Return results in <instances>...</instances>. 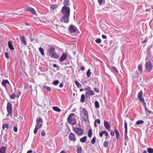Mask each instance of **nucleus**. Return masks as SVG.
<instances>
[{"mask_svg":"<svg viewBox=\"0 0 153 153\" xmlns=\"http://www.w3.org/2000/svg\"><path fill=\"white\" fill-rule=\"evenodd\" d=\"M147 151L149 153H153V149L151 148H148Z\"/></svg>","mask_w":153,"mask_h":153,"instance_id":"nucleus-35","label":"nucleus"},{"mask_svg":"<svg viewBox=\"0 0 153 153\" xmlns=\"http://www.w3.org/2000/svg\"><path fill=\"white\" fill-rule=\"evenodd\" d=\"M39 50L40 52L42 55L44 56L45 55L44 52V50L43 48L41 47H40L39 48Z\"/></svg>","mask_w":153,"mask_h":153,"instance_id":"nucleus-24","label":"nucleus"},{"mask_svg":"<svg viewBox=\"0 0 153 153\" xmlns=\"http://www.w3.org/2000/svg\"><path fill=\"white\" fill-rule=\"evenodd\" d=\"M33 152V150H30L28 151L27 153H32Z\"/></svg>","mask_w":153,"mask_h":153,"instance_id":"nucleus-61","label":"nucleus"},{"mask_svg":"<svg viewBox=\"0 0 153 153\" xmlns=\"http://www.w3.org/2000/svg\"><path fill=\"white\" fill-rule=\"evenodd\" d=\"M143 94V92L142 91H140L138 94L137 97L139 99L140 101L144 99L142 98Z\"/></svg>","mask_w":153,"mask_h":153,"instance_id":"nucleus-16","label":"nucleus"},{"mask_svg":"<svg viewBox=\"0 0 153 153\" xmlns=\"http://www.w3.org/2000/svg\"><path fill=\"white\" fill-rule=\"evenodd\" d=\"M148 40V38L147 37H146L145 38V39L144 41H143L142 42V43H144L146 42Z\"/></svg>","mask_w":153,"mask_h":153,"instance_id":"nucleus-49","label":"nucleus"},{"mask_svg":"<svg viewBox=\"0 0 153 153\" xmlns=\"http://www.w3.org/2000/svg\"><path fill=\"white\" fill-rule=\"evenodd\" d=\"M7 148L4 146H2L0 148V153H6Z\"/></svg>","mask_w":153,"mask_h":153,"instance_id":"nucleus-19","label":"nucleus"},{"mask_svg":"<svg viewBox=\"0 0 153 153\" xmlns=\"http://www.w3.org/2000/svg\"><path fill=\"white\" fill-rule=\"evenodd\" d=\"M63 86V83H61L60 85H59V86L60 87V88H62Z\"/></svg>","mask_w":153,"mask_h":153,"instance_id":"nucleus-60","label":"nucleus"},{"mask_svg":"<svg viewBox=\"0 0 153 153\" xmlns=\"http://www.w3.org/2000/svg\"><path fill=\"white\" fill-rule=\"evenodd\" d=\"M113 68V70H114L115 72H117H117H118V70H117V68L116 67H113V68Z\"/></svg>","mask_w":153,"mask_h":153,"instance_id":"nucleus-53","label":"nucleus"},{"mask_svg":"<svg viewBox=\"0 0 153 153\" xmlns=\"http://www.w3.org/2000/svg\"><path fill=\"white\" fill-rule=\"evenodd\" d=\"M58 7L57 5L56 4L52 5L51 6V8L53 10H55Z\"/></svg>","mask_w":153,"mask_h":153,"instance_id":"nucleus-32","label":"nucleus"},{"mask_svg":"<svg viewBox=\"0 0 153 153\" xmlns=\"http://www.w3.org/2000/svg\"><path fill=\"white\" fill-rule=\"evenodd\" d=\"M53 67L54 68L57 67L58 66V65L56 64H54L53 65Z\"/></svg>","mask_w":153,"mask_h":153,"instance_id":"nucleus-62","label":"nucleus"},{"mask_svg":"<svg viewBox=\"0 0 153 153\" xmlns=\"http://www.w3.org/2000/svg\"><path fill=\"white\" fill-rule=\"evenodd\" d=\"M27 10L29 11H30L31 13L33 14L36 15V11L35 10L32 8L31 7H28L27 9Z\"/></svg>","mask_w":153,"mask_h":153,"instance_id":"nucleus-15","label":"nucleus"},{"mask_svg":"<svg viewBox=\"0 0 153 153\" xmlns=\"http://www.w3.org/2000/svg\"><path fill=\"white\" fill-rule=\"evenodd\" d=\"M104 134L103 131H101L99 133L100 137H102L103 135Z\"/></svg>","mask_w":153,"mask_h":153,"instance_id":"nucleus-46","label":"nucleus"},{"mask_svg":"<svg viewBox=\"0 0 153 153\" xmlns=\"http://www.w3.org/2000/svg\"><path fill=\"white\" fill-rule=\"evenodd\" d=\"M20 38L21 42L23 43L24 45H26L27 43L25 37L24 36H22L20 37Z\"/></svg>","mask_w":153,"mask_h":153,"instance_id":"nucleus-17","label":"nucleus"},{"mask_svg":"<svg viewBox=\"0 0 153 153\" xmlns=\"http://www.w3.org/2000/svg\"><path fill=\"white\" fill-rule=\"evenodd\" d=\"M85 96L84 94H82L81 96V98L80 99L81 102H85Z\"/></svg>","mask_w":153,"mask_h":153,"instance_id":"nucleus-27","label":"nucleus"},{"mask_svg":"<svg viewBox=\"0 0 153 153\" xmlns=\"http://www.w3.org/2000/svg\"><path fill=\"white\" fill-rule=\"evenodd\" d=\"M74 115V113H71L68 118V120L69 123L72 125H75L76 123V119L73 117Z\"/></svg>","mask_w":153,"mask_h":153,"instance_id":"nucleus-4","label":"nucleus"},{"mask_svg":"<svg viewBox=\"0 0 153 153\" xmlns=\"http://www.w3.org/2000/svg\"><path fill=\"white\" fill-rule=\"evenodd\" d=\"M103 131L104 134H105L106 136H108V132L105 131Z\"/></svg>","mask_w":153,"mask_h":153,"instance_id":"nucleus-55","label":"nucleus"},{"mask_svg":"<svg viewBox=\"0 0 153 153\" xmlns=\"http://www.w3.org/2000/svg\"><path fill=\"white\" fill-rule=\"evenodd\" d=\"M141 102L143 103L144 108L146 106V103L145 102L144 99L140 101Z\"/></svg>","mask_w":153,"mask_h":153,"instance_id":"nucleus-44","label":"nucleus"},{"mask_svg":"<svg viewBox=\"0 0 153 153\" xmlns=\"http://www.w3.org/2000/svg\"><path fill=\"white\" fill-rule=\"evenodd\" d=\"M59 83V81L58 80H56L54 81L53 82V84L55 85H57Z\"/></svg>","mask_w":153,"mask_h":153,"instance_id":"nucleus-41","label":"nucleus"},{"mask_svg":"<svg viewBox=\"0 0 153 153\" xmlns=\"http://www.w3.org/2000/svg\"><path fill=\"white\" fill-rule=\"evenodd\" d=\"M108 141H105L103 143V146L105 147H108Z\"/></svg>","mask_w":153,"mask_h":153,"instance_id":"nucleus-36","label":"nucleus"},{"mask_svg":"<svg viewBox=\"0 0 153 153\" xmlns=\"http://www.w3.org/2000/svg\"><path fill=\"white\" fill-rule=\"evenodd\" d=\"M138 69L140 72H142L143 70L142 65V64H140L138 65Z\"/></svg>","mask_w":153,"mask_h":153,"instance_id":"nucleus-28","label":"nucleus"},{"mask_svg":"<svg viewBox=\"0 0 153 153\" xmlns=\"http://www.w3.org/2000/svg\"><path fill=\"white\" fill-rule=\"evenodd\" d=\"M95 108H99L100 106L99 103L97 101H96L95 102Z\"/></svg>","mask_w":153,"mask_h":153,"instance_id":"nucleus-33","label":"nucleus"},{"mask_svg":"<svg viewBox=\"0 0 153 153\" xmlns=\"http://www.w3.org/2000/svg\"><path fill=\"white\" fill-rule=\"evenodd\" d=\"M115 128V129H114V132L115 133L117 139H118L120 137V134L118 131L117 129L116 128Z\"/></svg>","mask_w":153,"mask_h":153,"instance_id":"nucleus-20","label":"nucleus"},{"mask_svg":"<svg viewBox=\"0 0 153 153\" xmlns=\"http://www.w3.org/2000/svg\"><path fill=\"white\" fill-rule=\"evenodd\" d=\"M94 89L95 91L97 93H99V90L97 88H94Z\"/></svg>","mask_w":153,"mask_h":153,"instance_id":"nucleus-52","label":"nucleus"},{"mask_svg":"<svg viewBox=\"0 0 153 153\" xmlns=\"http://www.w3.org/2000/svg\"><path fill=\"white\" fill-rule=\"evenodd\" d=\"M98 2L100 5H102V0H98Z\"/></svg>","mask_w":153,"mask_h":153,"instance_id":"nucleus-56","label":"nucleus"},{"mask_svg":"<svg viewBox=\"0 0 153 153\" xmlns=\"http://www.w3.org/2000/svg\"><path fill=\"white\" fill-rule=\"evenodd\" d=\"M41 135L43 137H44L45 136V130H42V131H41Z\"/></svg>","mask_w":153,"mask_h":153,"instance_id":"nucleus-42","label":"nucleus"},{"mask_svg":"<svg viewBox=\"0 0 153 153\" xmlns=\"http://www.w3.org/2000/svg\"><path fill=\"white\" fill-rule=\"evenodd\" d=\"M100 120L99 119H96L95 120L94 125L95 127H96L97 126V125L96 124V123H97L98 124H100Z\"/></svg>","mask_w":153,"mask_h":153,"instance_id":"nucleus-29","label":"nucleus"},{"mask_svg":"<svg viewBox=\"0 0 153 153\" xmlns=\"http://www.w3.org/2000/svg\"><path fill=\"white\" fill-rule=\"evenodd\" d=\"M91 70L90 69H89L87 71L86 73V75L88 77H89L91 75Z\"/></svg>","mask_w":153,"mask_h":153,"instance_id":"nucleus-37","label":"nucleus"},{"mask_svg":"<svg viewBox=\"0 0 153 153\" xmlns=\"http://www.w3.org/2000/svg\"><path fill=\"white\" fill-rule=\"evenodd\" d=\"M53 109L56 111L58 112H60L61 111V109L58 107L55 106L53 108Z\"/></svg>","mask_w":153,"mask_h":153,"instance_id":"nucleus-26","label":"nucleus"},{"mask_svg":"<svg viewBox=\"0 0 153 153\" xmlns=\"http://www.w3.org/2000/svg\"><path fill=\"white\" fill-rule=\"evenodd\" d=\"M70 11V9L69 7L63 6L62 7L60 11L63 16L60 19V21L61 22L66 23L69 22Z\"/></svg>","mask_w":153,"mask_h":153,"instance_id":"nucleus-1","label":"nucleus"},{"mask_svg":"<svg viewBox=\"0 0 153 153\" xmlns=\"http://www.w3.org/2000/svg\"><path fill=\"white\" fill-rule=\"evenodd\" d=\"M49 53L50 56L52 58L58 59L59 57V56L55 51V48H50Z\"/></svg>","mask_w":153,"mask_h":153,"instance_id":"nucleus-5","label":"nucleus"},{"mask_svg":"<svg viewBox=\"0 0 153 153\" xmlns=\"http://www.w3.org/2000/svg\"><path fill=\"white\" fill-rule=\"evenodd\" d=\"M7 108L8 112L7 116L8 117L11 115L12 114V105L10 103L8 102L7 103Z\"/></svg>","mask_w":153,"mask_h":153,"instance_id":"nucleus-6","label":"nucleus"},{"mask_svg":"<svg viewBox=\"0 0 153 153\" xmlns=\"http://www.w3.org/2000/svg\"><path fill=\"white\" fill-rule=\"evenodd\" d=\"M67 54L66 53H64L59 59L60 62H62L65 60L67 58Z\"/></svg>","mask_w":153,"mask_h":153,"instance_id":"nucleus-12","label":"nucleus"},{"mask_svg":"<svg viewBox=\"0 0 153 153\" xmlns=\"http://www.w3.org/2000/svg\"><path fill=\"white\" fill-rule=\"evenodd\" d=\"M75 82L76 85L78 88H80L82 87L81 85L77 81H75Z\"/></svg>","mask_w":153,"mask_h":153,"instance_id":"nucleus-30","label":"nucleus"},{"mask_svg":"<svg viewBox=\"0 0 153 153\" xmlns=\"http://www.w3.org/2000/svg\"><path fill=\"white\" fill-rule=\"evenodd\" d=\"M9 127V125L7 124H4L2 125V129L4 130L5 128L7 129Z\"/></svg>","mask_w":153,"mask_h":153,"instance_id":"nucleus-23","label":"nucleus"},{"mask_svg":"<svg viewBox=\"0 0 153 153\" xmlns=\"http://www.w3.org/2000/svg\"><path fill=\"white\" fill-rule=\"evenodd\" d=\"M60 153H66V152L65 151L62 150L60 152Z\"/></svg>","mask_w":153,"mask_h":153,"instance_id":"nucleus-64","label":"nucleus"},{"mask_svg":"<svg viewBox=\"0 0 153 153\" xmlns=\"http://www.w3.org/2000/svg\"><path fill=\"white\" fill-rule=\"evenodd\" d=\"M8 46L10 50H13L14 49V48L13 45L11 41H9L8 42Z\"/></svg>","mask_w":153,"mask_h":153,"instance_id":"nucleus-18","label":"nucleus"},{"mask_svg":"<svg viewBox=\"0 0 153 153\" xmlns=\"http://www.w3.org/2000/svg\"><path fill=\"white\" fill-rule=\"evenodd\" d=\"M94 95V91L92 90H90L88 91H87L85 93L86 96H87L88 97H89L91 95Z\"/></svg>","mask_w":153,"mask_h":153,"instance_id":"nucleus-13","label":"nucleus"},{"mask_svg":"<svg viewBox=\"0 0 153 153\" xmlns=\"http://www.w3.org/2000/svg\"><path fill=\"white\" fill-rule=\"evenodd\" d=\"M102 38L103 39H107V36H106V35H102Z\"/></svg>","mask_w":153,"mask_h":153,"instance_id":"nucleus-58","label":"nucleus"},{"mask_svg":"<svg viewBox=\"0 0 153 153\" xmlns=\"http://www.w3.org/2000/svg\"><path fill=\"white\" fill-rule=\"evenodd\" d=\"M21 91H19L18 92L17 94V97L18 98H19L20 95H21Z\"/></svg>","mask_w":153,"mask_h":153,"instance_id":"nucleus-47","label":"nucleus"},{"mask_svg":"<svg viewBox=\"0 0 153 153\" xmlns=\"http://www.w3.org/2000/svg\"><path fill=\"white\" fill-rule=\"evenodd\" d=\"M110 134L111 136H114V131H111Z\"/></svg>","mask_w":153,"mask_h":153,"instance_id":"nucleus-57","label":"nucleus"},{"mask_svg":"<svg viewBox=\"0 0 153 153\" xmlns=\"http://www.w3.org/2000/svg\"><path fill=\"white\" fill-rule=\"evenodd\" d=\"M144 123V121L143 120H139L136 122V124L137 125H139L140 124H141L143 123Z\"/></svg>","mask_w":153,"mask_h":153,"instance_id":"nucleus-40","label":"nucleus"},{"mask_svg":"<svg viewBox=\"0 0 153 153\" xmlns=\"http://www.w3.org/2000/svg\"><path fill=\"white\" fill-rule=\"evenodd\" d=\"M82 151V148L81 147H79L77 149V153H81Z\"/></svg>","mask_w":153,"mask_h":153,"instance_id":"nucleus-34","label":"nucleus"},{"mask_svg":"<svg viewBox=\"0 0 153 153\" xmlns=\"http://www.w3.org/2000/svg\"><path fill=\"white\" fill-rule=\"evenodd\" d=\"M85 69V67L83 66H82L80 69L82 71L84 70Z\"/></svg>","mask_w":153,"mask_h":153,"instance_id":"nucleus-59","label":"nucleus"},{"mask_svg":"<svg viewBox=\"0 0 153 153\" xmlns=\"http://www.w3.org/2000/svg\"><path fill=\"white\" fill-rule=\"evenodd\" d=\"M101 41L100 39H97L95 40V42L98 44L100 43L101 42Z\"/></svg>","mask_w":153,"mask_h":153,"instance_id":"nucleus-43","label":"nucleus"},{"mask_svg":"<svg viewBox=\"0 0 153 153\" xmlns=\"http://www.w3.org/2000/svg\"><path fill=\"white\" fill-rule=\"evenodd\" d=\"M92 132V130L91 129H90L89 130L88 134V135L89 138H91V137Z\"/></svg>","mask_w":153,"mask_h":153,"instance_id":"nucleus-31","label":"nucleus"},{"mask_svg":"<svg viewBox=\"0 0 153 153\" xmlns=\"http://www.w3.org/2000/svg\"><path fill=\"white\" fill-rule=\"evenodd\" d=\"M13 130L15 132H17V131H18L17 128L16 126H14L13 127Z\"/></svg>","mask_w":153,"mask_h":153,"instance_id":"nucleus-51","label":"nucleus"},{"mask_svg":"<svg viewBox=\"0 0 153 153\" xmlns=\"http://www.w3.org/2000/svg\"><path fill=\"white\" fill-rule=\"evenodd\" d=\"M63 4H64V6L67 7V6L69 5V0H64Z\"/></svg>","mask_w":153,"mask_h":153,"instance_id":"nucleus-22","label":"nucleus"},{"mask_svg":"<svg viewBox=\"0 0 153 153\" xmlns=\"http://www.w3.org/2000/svg\"><path fill=\"white\" fill-rule=\"evenodd\" d=\"M7 83L8 84H10V83H9V82L7 79L3 80V81L2 82V83H1L2 85L4 86L6 90L7 89V87L6 86V84Z\"/></svg>","mask_w":153,"mask_h":153,"instance_id":"nucleus-14","label":"nucleus"},{"mask_svg":"<svg viewBox=\"0 0 153 153\" xmlns=\"http://www.w3.org/2000/svg\"><path fill=\"white\" fill-rule=\"evenodd\" d=\"M43 120L41 118H37L36 121V124L34 130V133L36 134L39 129L43 125Z\"/></svg>","mask_w":153,"mask_h":153,"instance_id":"nucleus-2","label":"nucleus"},{"mask_svg":"<svg viewBox=\"0 0 153 153\" xmlns=\"http://www.w3.org/2000/svg\"><path fill=\"white\" fill-rule=\"evenodd\" d=\"M69 139L73 142H75L76 140V138L75 134L73 133H71L69 135Z\"/></svg>","mask_w":153,"mask_h":153,"instance_id":"nucleus-10","label":"nucleus"},{"mask_svg":"<svg viewBox=\"0 0 153 153\" xmlns=\"http://www.w3.org/2000/svg\"><path fill=\"white\" fill-rule=\"evenodd\" d=\"M125 141H128V137L127 135H125Z\"/></svg>","mask_w":153,"mask_h":153,"instance_id":"nucleus-54","label":"nucleus"},{"mask_svg":"<svg viewBox=\"0 0 153 153\" xmlns=\"http://www.w3.org/2000/svg\"><path fill=\"white\" fill-rule=\"evenodd\" d=\"M104 126L108 131H111L110 125L108 121L105 120L104 121Z\"/></svg>","mask_w":153,"mask_h":153,"instance_id":"nucleus-11","label":"nucleus"},{"mask_svg":"<svg viewBox=\"0 0 153 153\" xmlns=\"http://www.w3.org/2000/svg\"><path fill=\"white\" fill-rule=\"evenodd\" d=\"M16 97V95L15 93H13L10 96V97L12 100H14Z\"/></svg>","mask_w":153,"mask_h":153,"instance_id":"nucleus-39","label":"nucleus"},{"mask_svg":"<svg viewBox=\"0 0 153 153\" xmlns=\"http://www.w3.org/2000/svg\"><path fill=\"white\" fill-rule=\"evenodd\" d=\"M96 137H94L92 138V140L91 141V143L93 144H94L96 142Z\"/></svg>","mask_w":153,"mask_h":153,"instance_id":"nucleus-38","label":"nucleus"},{"mask_svg":"<svg viewBox=\"0 0 153 153\" xmlns=\"http://www.w3.org/2000/svg\"><path fill=\"white\" fill-rule=\"evenodd\" d=\"M69 32L71 33L76 32V33L78 34L79 33L77 28L73 25H70L69 27Z\"/></svg>","mask_w":153,"mask_h":153,"instance_id":"nucleus-7","label":"nucleus"},{"mask_svg":"<svg viewBox=\"0 0 153 153\" xmlns=\"http://www.w3.org/2000/svg\"><path fill=\"white\" fill-rule=\"evenodd\" d=\"M74 130L77 134L79 136L82 135L83 134V130L81 128H76L74 129Z\"/></svg>","mask_w":153,"mask_h":153,"instance_id":"nucleus-9","label":"nucleus"},{"mask_svg":"<svg viewBox=\"0 0 153 153\" xmlns=\"http://www.w3.org/2000/svg\"><path fill=\"white\" fill-rule=\"evenodd\" d=\"M82 111H80V115L83 121H86L88 120V114L87 111L85 108H82Z\"/></svg>","mask_w":153,"mask_h":153,"instance_id":"nucleus-3","label":"nucleus"},{"mask_svg":"<svg viewBox=\"0 0 153 153\" xmlns=\"http://www.w3.org/2000/svg\"><path fill=\"white\" fill-rule=\"evenodd\" d=\"M145 109L146 111H147L148 112V111H149L148 110V109H147L146 107H145Z\"/></svg>","mask_w":153,"mask_h":153,"instance_id":"nucleus-63","label":"nucleus"},{"mask_svg":"<svg viewBox=\"0 0 153 153\" xmlns=\"http://www.w3.org/2000/svg\"><path fill=\"white\" fill-rule=\"evenodd\" d=\"M152 67L153 66L150 62L148 61L146 63L145 68L147 71L150 72L152 70Z\"/></svg>","mask_w":153,"mask_h":153,"instance_id":"nucleus-8","label":"nucleus"},{"mask_svg":"<svg viewBox=\"0 0 153 153\" xmlns=\"http://www.w3.org/2000/svg\"><path fill=\"white\" fill-rule=\"evenodd\" d=\"M90 89H91V88L89 87L85 88L84 89V90L86 91H89L90 90H90Z\"/></svg>","mask_w":153,"mask_h":153,"instance_id":"nucleus-48","label":"nucleus"},{"mask_svg":"<svg viewBox=\"0 0 153 153\" xmlns=\"http://www.w3.org/2000/svg\"><path fill=\"white\" fill-rule=\"evenodd\" d=\"M44 88H46L47 91H50L51 90V88L50 87H47L46 86H45Z\"/></svg>","mask_w":153,"mask_h":153,"instance_id":"nucleus-45","label":"nucleus"},{"mask_svg":"<svg viewBox=\"0 0 153 153\" xmlns=\"http://www.w3.org/2000/svg\"><path fill=\"white\" fill-rule=\"evenodd\" d=\"M87 139V137L85 136L82 138H81L80 140V141L82 143H85L86 142Z\"/></svg>","mask_w":153,"mask_h":153,"instance_id":"nucleus-25","label":"nucleus"},{"mask_svg":"<svg viewBox=\"0 0 153 153\" xmlns=\"http://www.w3.org/2000/svg\"><path fill=\"white\" fill-rule=\"evenodd\" d=\"M127 123H126V120H125V123H124V126L125 129V132L124 133V135H127Z\"/></svg>","mask_w":153,"mask_h":153,"instance_id":"nucleus-21","label":"nucleus"},{"mask_svg":"<svg viewBox=\"0 0 153 153\" xmlns=\"http://www.w3.org/2000/svg\"><path fill=\"white\" fill-rule=\"evenodd\" d=\"M5 57L7 58V59H9V55H8V53L7 52H6L5 53Z\"/></svg>","mask_w":153,"mask_h":153,"instance_id":"nucleus-50","label":"nucleus"}]
</instances>
